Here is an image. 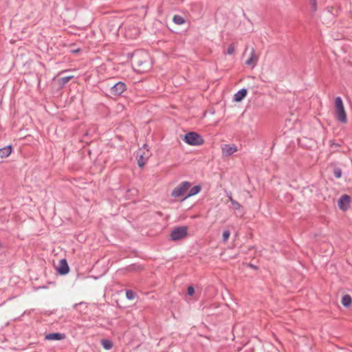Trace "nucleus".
<instances>
[{
    "label": "nucleus",
    "mask_w": 352,
    "mask_h": 352,
    "mask_svg": "<svg viewBox=\"0 0 352 352\" xmlns=\"http://www.w3.org/2000/svg\"><path fill=\"white\" fill-rule=\"evenodd\" d=\"M351 302H352V299H351V297L349 295L346 294V295L342 296V304L343 306L349 307V306L351 305Z\"/></svg>",
    "instance_id": "nucleus-17"
},
{
    "label": "nucleus",
    "mask_w": 352,
    "mask_h": 352,
    "mask_svg": "<svg viewBox=\"0 0 352 352\" xmlns=\"http://www.w3.org/2000/svg\"><path fill=\"white\" fill-rule=\"evenodd\" d=\"M188 295L192 296L195 294V289L192 286H189L187 289Z\"/></svg>",
    "instance_id": "nucleus-25"
},
{
    "label": "nucleus",
    "mask_w": 352,
    "mask_h": 352,
    "mask_svg": "<svg viewBox=\"0 0 352 352\" xmlns=\"http://www.w3.org/2000/svg\"><path fill=\"white\" fill-rule=\"evenodd\" d=\"M258 60V57L255 54L254 50L252 49L250 53V58L245 61V64L249 66L254 67Z\"/></svg>",
    "instance_id": "nucleus-11"
},
{
    "label": "nucleus",
    "mask_w": 352,
    "mask_h": 352,
    "mask_svg": "<svg viewBox=\"0 0 352 352\" xmlns=\"http://www.w3.org/2000/svg\"><path fill=\"white\" fill-rule=\"evenodd\" d=\"M65 338V335L59 333H49L45 336V339L48 340H60Z\"/></svg>",
    "instance_id": "nucleus-12"
},
{
    "label": "nucleus",
    "mask_w": 352,
    "mask_h": 352,
    "mask_svg": "<svg viewBox=\"0 0 352 352\" xmlns=\"http://www.w3.org/2000/svg\"><path fill=\"white\" fill-rule=\"evenodd\" d=\"M228 198H229V201L231 202L232 204V208L234 209V210H239L241 208V205L239 204V203H238L236 201H235L234 199H233V198L232 197L231 195H229L228 196Z\"/></svg>",
    "instance_id": "nucleus-18"
},
{
    "label": "nucleus",
    "mask_w": 352,
    "mask_h": 352,
    "mask_svg": "<svg viewBox=\"0 0 352 352\" xmlns=\"http://www.w3.org/2000/svg\"><path fill=\"white\" fill-rule=\"evenodd\" d=\"M74 78V76H67L64 77H61L57 79L58 83L60 85H65L66 83H67L70 80H72Z\"/></svg>",
    "instance_id": "nucleus-16"
},
{
    "label": "nucleus",
    "mask_w": 352,
    "mask_h": 352,
    "mask_svg": "<svg viewBox=\"0 0 352 352\" xmlns=\"http://www.w3.org/2000/svg\"><path fill=\"white\" fill-rule=\"evenodd\" d=\"M235 52V45L234 44H230L226 51V54L228 55H232Z\"/></svg>",
    "instance_id": "nucleus-22"
},
{
    "label": "nucleus",
    "mask_w": 352,
    "mask_h": 352,
    "mask_svg": "<svg viewBox=\"0 0 352 352\" xmlns=\"http://www.w3.org/2000/svg\"><path fill=\"white\" fill-rule=\"evenodd\" d=\"M333 174L336 178H340L342 177V173L340 168H336L333 170Z\"/></svg>",
    "instance_id": "nucleus-24"
},
{
    "label": "nucleus",
    "mask_w": 352,
    "mask_h": 352,
    "mask_svg": "<svg viewBox=\"0 0 352 352\" xmlns=\"http://www.w3.org/2000/svg\"><path fill=\"white\" fill-rule=\"evenodd\" d=\"M57 270L59 274L63 275L69 272V268L65 259H61L60 261Z\"/></svg>",
    "instance_id": "nucleus-10"
},
{
    "label": "nucleus",
    "mask_w": 352,
    "mask_h": 352,
    "mask_svg": "<svg viewBox=\"0 0 352 352\" xmlns=\"http://www.w3.org/2000/svg\"><path fill=\"white\" fill-rule=\"evenodd\" d=\"M183 140L186 143L192 146H199L204 144V141L202 137L195 132H189L186 133Z\"/></svg>",
    "instance_id": "nucleus-2"
},
{
    "label": "nucleus",
    "mask_w": 352,
    "mask_h": 352,
    "mask_svg": "<svg viewBox=\"0 0 352 352\" xmlns=\"http://www.w3.org/2000/svg\"><path fill=\"white\" fill-rule=\"evenodd\" d=\"M247 90L242 89L234 94V100L236 102H241L247 95Z\"/></svg>",
    "instance_id": "nucleus-13"
},
{
    "label": "nucleus",
    "mask_w": 352,
    "mask_h": 352,
    "mask_svg": "<svg viewBox=\"0 0 352 352\" xmlns=\"http://www.w3.org/2000/svg\"><path fill=\"white\" fill-rule=\"evenodd\" d=\"M200 190H201V187L199 186H195L192 187L190 190L189 192L185 196V197L182 199V200H184L190 197L197 195V193H199L200 192Z\"/></svg>",
    "instance_id": "nucleus-15"
},
{
    "label": "nucleus",
    "mask_w": 352,
    "mask_h": 352,
    "mask_svg": "<svg viewBox=\"0 0 352 352\" xmlns=\"http://www.w3.org/2000/svg\"><path fill=\"white\" fill-rule=\"evenodd\" d=\"M187 236V228L180 226L175 228L170 233V238L173 241H177Z\"/></svg>",
    "instance_id": "nucleus-6"
},
{
    "label": "nucleus",
    "mask_w": 352,
    "mask_h": 352,
    "mask_svg": "<svg viewBox=\"0 0 352 352\" xmlns=\"http://www.w3.org/2000/svg\"><path fill=\"white\" fill-rule=\"evenodd\" d=\"M102 345L105 349H110L112 348V342L108 340H102Z\"/></svg>",
    "instance_id": "nucleus-20"
},
{
    "label": "nucleus",
    "mask_w": 352,
    "mask_h": 352,
    "mask_svg": "<svg viewBox=\"0 0 352 352\" xmlns=\"http://www.w3.org/2000/svg\"><path fill=\"white\" fill-rule=\"evenodd\" d=\"M310 1V3L312 6V8H314V10H316V7H317V1L316 0H309Z\"/></svg>",
    "instance_id": "nucleus-26"
},
{
    "label": "nucleus",
    "mask_w": 352,
    "mask_h": 352,
    "mask_svg": "<svg viewBox=\"0 0 352 352\" xmlns=\"http://www.w3.org/2000/svg\"><path fill=\"white\" fill-rule=\"evenodd\" d=\"M173 21L177 25H182L185 22L184 18L179 15H175L173 16Z\"/></svg>",
    "instance_id": "nucleus-19"
},
{
    "label": "nucleus",
    "mask_w": 352,
    "mask_h": 352,
    "mask_svg": "<svg viewBox=\"0 0 352 352\" xmlns=\"http://www.w3.org/2000/svg\"><path fill=\"white\" fill-rule=\"evenodd\" d=\"M334 113L336 119L341 123L346 124L347 122L346 111L345 110L343 101L340 97L335 99V111Z\"/></svg>",
    "instance_id": "nucleus-1"
},
{
    "label": "nucleus",
    "mask_w": 352,
    "mask_h": 352,
    "mask_svg": "<svg viewBox=\"0 0 352 352\" xmlns=\"http://www.w3.org/2000/svg\"><path fill=\"white\" fill-rule=\"evenodd\" d=\"M126 296L129 300H133L135 297V294L131 290H127L126 292Z\"/></svg>",
    "instance_id": "nucleus-23"
},
{
    "label": "nucleus",
    "mask_w": 352,
    "mask_h": 352,
    "mask_svg": "<svg viewBox=\"0 0 352 352\" xmlns=\"http://www.w3.org/2000/svg\"><path fill=\"white\" fill-rule=\"evenodd\" d=\"M150 157L148 148L146 146H144L142 148L139 150L138 156V166L142 168L146 164V161Z\"/></svg>",
    "instance_id": "nucleus-5"
},
{
    "label": "nucleus",
    "mask_w": 352,
    "mask_h": 352,
    "mask_svg": "<svg viewBox=\"0 0 352 352\" xmlns=\"http://www.w3.org/2000/svg\"><path fill=\"white\" fill-rule=\"evenodd\" d=\"M190 183L188 182H184L181 183L179 185H178L176 188H174L171 195L175 198H184L185 196L187 195L186 192L188 188H190Z\"/></svg>",
    "instance_id": "nucleus-4"
},
{
    "label": "nucleus",
    "mask_w": 352,
    "mask_h": 352,
    "mask_svg": "<svg viewBox=\"0 0 352 352\" xmlns=\"http://www.w3.org/2000/svg\"><path fill=\"white\" fill-rule=\"evenodd\" d=\"M351 198L347 195H344L340 197L338 200V206L342 210H346L349 207Z\"/></svg>",
    "instance_id": "nucleus-8"
},
{
    "label": "nucleus",
    "mask_w": 352,
    "mask_h": 352,
    "mask_svg": "<svg viewBox=\"0 0 352 352\" xmlns=\"http://www.w3.org/2000/svg\"><path fill=\"white\" fill-rule=\"evenodd\" d=\"M126 90V85L122 82L116 84L111 89V93L114 95H120Z\"/></svg>",
    "instance_id": "nucleus-9"
},
{
    "label": "nucleus",
    "mask_w": 352,
    "mask_h": 352,
    "mask_svg": "<svg viewBox=\"0 0 352 352\" xmlns=\"http://www.w3.org/2000/svg\"><path fill=\"white\" fill-rule=\"evenodd\" d=\"M230 236V232L229 230H224L222 234V240L223 243H226Z\"/></svg>",
    "instance_id": "nucleus-21"
},
{
    "label": "nucleus",
    "mask_w": 352,
    "mask_h": 352,
    "mask_svg": "<svg viewBox=\"0 0 352 352\" xmlns=\"http://www.w3.org/2000/svg\"><path fill=\"white\" fill-rule=\"evenodd\" d=\"M12 151V146H8L0 149V157L1 158H6L8 157Z\"/></svg>",
    "instance_id": "nucleus-14"
},
{
    "label": "nucleus",
    "mask_w": 352,
    "mask_h": 352,
    "mask_svg": "<svg viewBox=\"0 0 352 352\" xmlns=\"http://www.w3.org/2000/svg\"><path fill=\"white\" fill-rule=\"evenodd\" d=\"M238 151L239 148L234 144H225L221 146V152L223 157H228Z\"/></svg>",
    "instance_id": "nucleus-7"
},
{
    "label": "nucleus",
    "mask_w": 352,
    "mask_h": 352,
    "mask_svg": "<svg viewBox=\"0 0 352 352\" xmlns=\"http://www.w3.org/2000/svg\"><path fill=\"white\" fill-rule=\"evenodd\" d=\"M133 63L140 70H144L148 67V56L146 53L141 52L136 54L133 59Z\"/></svg>",
    "instance_id": "nucleus-3"
}]
</instances>
